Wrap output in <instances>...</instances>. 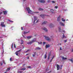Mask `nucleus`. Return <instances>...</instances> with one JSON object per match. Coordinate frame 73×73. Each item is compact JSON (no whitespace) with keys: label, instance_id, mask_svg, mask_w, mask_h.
Instances as JSON below:
<instances>
[{"label":"nucleus","instance_id":"obj_19","mask_svg":"<svg viewBox=\"0 0 73 73\" xmlns=\"http://www.w3.org/2000/svg\"><path fill=\"white\" fill-rule=\"evenodd\" d=\"M63 36L62 37V38H66V37L65 35H64V34H63Z\"/></svg>","mask_w":73,"mask_h":73},{"label":"nucleus","instance_id":"obj_22","mask_svg":"<svg viewBox=\"0 0 73 73\" xmlns=\"http://www.w3.org/2000/svg\"><path fill=\"white\" fill-rule=\"evenodd\" d=\"M50 46H49V45H46V48H49V47H50Z\"/></svg>","mask_w":73,"mask_h":73},{"label":"nucleus","instance_id":"obj_58","mask_svg":"<svg viewBox=\"0 0 73 73\" xmlns=\"http://www.w3.org/2000/svg\"><path fill=\"white\" fill-rule=\"evenodd\" d=\"M28 54H27L26 55H28Z\"/></svg>","mask_w":73,"mask_h":73},{"label":"nucleus","instance_id":"obj_18","mask_svg":"<svg viewBox=\"0 0 73 73\" xmlns=\"http://www.w3.org/2000/svg\"><path fill=\"white\" fill-rule=\"evenodd\" d=\"M32 37V36H27V39H30V38H31Z\"/></svg>","mask_w":73,"mask_h":73},{"label":"nucleus","instance_id":"obj_8","mask_svg":"<svg viewBox=\"0 0 73 73\" xmlns=\"http://www.w3.org/2000/svg\"><path fill=\"white\" fill-rule=\"evenodd\" d=\"M56 67L57 70H58L60 69V66L58 65V64H57V65L56 66Z\"/></svg>","mask_w":73,"mask_h":73},{"label":"nucleus","instance_id":"obj_9","mask_svg":"<svg viewBox=\"0 0 73 73\" xmlns=\"http://www.w3.org/2000/svg\"><path fill=\"white\" fill-rule=\"evenodd\" d=\"M42 29H43V30H44V31H45V32L48 31V30H47V29H46V28L45 27H44V28H42Z\"/></svg>","mask_w":73,"mask_h":73},{"label":"nucleus","instance_id":"obj_61","mask_svg":"<svg viewBox=\"0 0 73 73\" xmlns=\"http://www.w3.org/2000/svg\"><path fill=\"white\" fill-rule=\"evenodd\" d=\"M25 64H23V66H25Z\"/></svg>","mask_w":73,"mask_h":73},{"label":"nucleus","instance_id":"obj_49","mask_svg":"<svg viewBox=\"0 0 73 73\" xmlns=\"http://www.w3.org/2000/svg\"><path fill=\"white\" fill-rule=\"evenodd\" d=\"M23 27H21V30H23Z\"/></svg>","mask_w":73,"mask_h":73},{"label":"nucleus","instance_id":"obj_17","mask_svg":"<svg viewBox=\"0 0 73 73\" xmlns=\"http://www.w3.org/2000/svg\"><path fill=\"white\" fill-rule=\"evenodd\" d=\"M26 69V68H24L21 69H20V70H25Z\"/></svg>","mask_w":73,"mask_h":73},{"label":"nucleus","instance_id":"obj_27","mask_svg":"<svg viewBox=\"0 0 73 73\" xmlns=\"http://www.w3.org/2000/svg\"><path fill=\"white\" fill-rule=\"evenodd\" d=\"M51 55V53H49V54L48 55V59H49V57H50V55Z\"/></svg>","mask_w":73,"mask_h":73},{"label":"nucleus","instance_id":"obj_14","mask_svg":"<svg viewBox=\"0 0 73 73\" xmlns=\"http://www.w3.org/2000/svg\"><path fill=\"white\" fill-rule=\"evenodd\" d=\"M60 24L61 25H62V26H64V24L63 23H62V22H60Z\"/></svg>","mask_w":73,"mask_h":73},{"label":"nucleus","instance_id":"obj_21","mask_svg":"<svg viewBox=\"0 0 73 73\" xmlns=\"http://www.w3.org/2000/svg\"><path fill=\"white\" fill-rule=\"evenodd\" d=\"M15 54H16V55H17V56H18L19 55V52L17 51L15 53Z\"/></svg>","mask_w":73,"mask_h":73},{"label":"nucleus","instance_id":"obj_7","mask_svg":"<svg viewBox=\"0 0 73 73\" xmlns=\"http://www.w3.org/2000/svg\"><path fill=\"white\" fill-rule=\"evenodd\" d=\"M34 23H35V21H36V20H37V17H34Z\"/></svg>","mask_w":73,"mask_h":73},{"label":"nucleus","instance_id":"obj_45","mask_svg":"<svg viewBox=\"0 0 73 73\" xmlns=\"http://www.w3.org/2000/svg\"><path fill=\"white\" fill-rule=\"evenodd\" d=\"M9 21H10V22H13V21H11L10 20H9Z\"/></svg>","mask_w":73,"mask_h":73},{"label":"nucleus","instance_id":"obj_34","mask_svg":"<svg viewBox=\"0 0 73 73\" xmlns=\"http://www.w3.org/2000/svg\"><path fill=\"white\" fill-rule=\"evenodd\" d=\"M55 8L56 9H57V8H58V6H56L55 7Z\"/></svg>","mask_w":73,"mask_h":73},{"label":"nucleus","instance_id":"obj_47","mask_svg":"<svg viewBox=\"0 0 73 73\" xmlns=\"http://www.w3.org/2000/svg\"><path fill=\"white\" fill-rule=\"evenodd\" d=\"M13 43L12 44V46H11V47L12 48H13Z\"/></svg>","mask_w":73,"mask_h":73},{"label":"nucleus","instance_id":"obj_28","mask_svg":"<svg viewBox=\"0 0 73 73\" xmlns=\"http://www.w3.org/2000/svg\"><path fill=\"white\" fill-rule=\"evenodd\" d=\"M29 31H28V32H24V35H25V34H27V33H29Z\"/></svg>","mask_w":73,"mask_h":73},{"label":"nucleus","instance_id":"obj_15","mask_svg":"<svg viewBox=\"0 0 73 73\" xmlns=\"http://www.w3.org/2000/svg\"><path fill=\"white\" fill-rule=\"evenodd\" d=\"M35 50H40L41 49V48L40 47H37L36 48H35Z\"/></svg>","mask_w":73,"mask_h":73},{"label":"nucleus","instance_id":"obj_1","mask_svg":"<svg viewBox=\"0 0 73 73\" xmlns=\"http://www.w3.org/2000/svg\"><path fill=\"white\" fill-rule=\"evenodd\" d=\"M36 40L37 39L36 38H34L32 40L30 41V42H28L27 44H32V43H33L34 42H36Z\"/></svg>","mask_w":73,"mask_h":73},{"label":"nucleus","instance_id":"obj_64","mask_svg":"<svg viewBox=\"0 0 73 73\" xmlns=\"http://www.w3.org/2000/svg\"><path fill=\"white\" fill-rule=\"evenodd\" d=\"M23 1H25V0H23Z\"/></svg>","mask_w":73,"mask_h":73},{"label":"nucleus","instance_id":"obj_2","mask_svg":"<svg viewBox=\"0 0 73 73\" xmlns=\"http://www.w3.org/2000/svg\"><path fill=\"white\" fill-rule=\"evenodd\" d=\"M26 9L27 10L28 13H32V11L30 10V9L29 7H27L26 8Z\"/></svg>","mask_w":73,"mask_h":73},{"label":"nucleus","instance_id":"obj_62","mask_svg":"<svg viewBox=\"0 0 73 73\" xmlns=\"http://www.w3.org/2000/svg\"><path fill=\"white\" fill-rule=\"evenodd\" d=\"M36 13H38V12H36Z\"/></svg>","mask_w":73,"mask_h":73},{"label":"nucleus","instance_id":"obj_3","mask_svg":"<svg viewBox=\"0 0 73 73\" xmlns=\"http://www.w3.org/2000/svg\"><path fill=\"white\" fill-rule=\"evenodd\" d=\"M44 36L46 40H47V41H50V38H49V37L46 36Z\"/></svg>","mask_w":73,"mask_h":73},{"label":"nucleus","instance_id":"obj_36","mask_svg":"<svg viewBox=\"0 0 73 73\" xmlns=\"http://www.w3.org/2000/svg\"><path fill=\"white\" fill-rule=\"evenodd\" d=\"M14 47L15 48H16V45L15 44H14Z\"/></svg>","mask_w":73,"mask_h":73},{"label":"nucleus","instance_id":"obj_63","mask_svg":"<svg viewBox=\"0 0 73 73\" xmlns=\"http://www.w3.org/2000/svg\"><path fill=\"white\" fill-rule=\"evenodd\" d=\"M5 73H7V72H5Z\"/></svg>","mask_w":73,"mask_h":73},{"label":"nucleus","instance_id":"obj_10","mask_svg":"<svg viewBox=\"0 0 73 73\" xmlns=\"http://www.w3.org/2000/svg\"><path fill=\"white\" fill-rule=\"evenodd\" d=\"M45 15H44L41 14V15H40V16L42 17V18H44V17H45Z\"/></svg>","mask_w":73,"mask_h":73},{"label":"nucleus","instance_id":"obj_32","mask_svg":"<svg viewBox=\"0 0 73 73\" xmlns=\"http://www.w3.org/2000/svg\"><path fill=\"white\" fill-rule=\"evenodd\" d=\"M27 68L29 69H31V66H28L27 67Z\"/></svg>","mask_w":73,"mask_h":73},{"label":"nucleus","instance_id":"obj_35","mask_svg":"<svg viewBox=\"0 0 73 73\" xmlns=\"http://www.w3.org/2000/svg\"><path fill=\"white\" fill-rule=\"evenodd\" d=\"M31 50H30L28 49L26 51V52H29V51H30Z\"/></svg>","mask_w":73,"mask_h":73},{"label":"nucleus","instance_id":"obj_23","mask_svg":"<svg viewBox=\"0 0 73 73\" xmlns=\"http://www.w3.org/2000/svg\"><path fill=\"white\" fill-rule=\"evenodd\" d=\"M68 60H69V61H70L71 62H72V63H73V59L72 58L71 59H68Z\"/></svg>","mask_w":73,"mask_h":73},{"label":"nucleus","instance_id":"obj_54","mask_svg":"<svg viewBox=\"0 0 73 73\" xmlns=\"http://www.w3.org/2000/svg\"><path fill=\"white\" fill-rule=\"evenodd\" d=\"M52 59H51V60L50 61V62H52Z\"/></svg>","mask_w":73,"mask_h":73},{"label":"nucleus","instance_id":"obj_38","mask_svg":"<svg viewBox=\"0 0 73 73\" xmlns=\"http://www.w3.org/2000/svg\"><path fill=\"white\" fill-rule=\"evenodd\" d=\"M12 59L11 58H10V61H12Z\"/></svg>","mask_w":73,"mask_h":73},{"label":"nucleus","instance_id":"obj_46","mask_svg":"<svg viewBox=\"0 0 73 73\" xmlns=\"http://www.w3.org/2000/svg\"><path fill=\"white\" fill-rule=\"evenodd\" d=\"M67 42V40H64V42Z\"/></svg>","mask_w":73,"mask_h":73},{"label":"nucleus","instance_id":"obj_40","mask_svg":"<svg viewBox=\"0 0 73 73\" xmlns=\"http://www.w3.org/2000/svg\"><path fill=\"white\" fill-rule=\"evenodd\" d=\"M54 56H53V57H52V60H53V58H54Z\"/></svg>","mask_w":73,"mask_h":73},{"label":"nucleus","instance_id":"obj_16","mask_svg":"<svg viewBox=\"0 0 73 73\" xmlns=\"http://www.w3.org/2000/svg\"><path fill=\"white\" fill-rule=\"evenodd\" d=\"M3 12L4 15H7V11H3Z\"/></svg>","mask_w":73,"mask_h":73},{"label":"nucleus","instance_id":"obj_48","mask_svg":"<svg viewBox=\"0 0 73 73\" xmlns=\"http://www.w3.org/2000/svg\"><path fill=\"white\" fill-rule=\"evenodd\" d=\"M46 43L45 42H43V44L44 45V44H45V43Z\"/></svg>","mask_w":73,"mask_h":73},{"label":"nucleus","instance_id":"obj_26","mask_svg":"<svg viewBox=\"0 0 73 73\" xmlns=\"http://www.w3.org/2000/svg\"><path fill=\"white\" fill-rule=\"evenodd\" d=\"M11 69V68H7V69L6 70V71H9L10 70V69Z\"/></svg>","mask_w":73,"mask_h":73},{"label":"nucleus","instance_id":"obj_33","mask_svg":"<svg viewBox=\"0 0 73 73\" xmlns=\"http://www.w3.org/2000/svg\"><path fill=\"white\" fill-rule=\"evenodd\" d=\"M38 43L39 45H40V44H42V42H40V43L38 42Z\"/></svg>","mask_w":73,"mask_h":73},{"label":"nucleus","instance_id":"obj_42","mask_svg":"<svg viewBox=\"0 0 73 73\" xmlns=\"http://www.w3.org/2000/svg\"><path fill=\"white\" fill-rule=\"evenodd\" d=\"M50 0H48L47 1V2L48 3H50Z\"/></svg>","mask_w":73,"mask_h":73},{"label":"nucleus","instance_id":"obj_12","mask_svg":"<svg viewBox=\"0 0 73 73\" xmlns=\"http://www.w3.org/2000/svg\"><path fill=\"white\" fill-rule=\"evenodd\" d=\"M34 54H33V57H34L36 56V52H34Z\"/></svg>","mask_w":73,"mask_h":73},{"label":"nucleus","instance_id":"obj_13","mask_svg":"<svg viewBox=\"0 0 73 73\" xmlns=\"http://www.w3.org/2000/svg\"><path fill=\"white\" fill-rule=\"evenodd\" d=\"M62 60H67V58H64V56H62Z\"/></svg>","mask_w":73,"mask_h":73},{"label":"nucleus","instance_id":"obj_11","mask_svg":"<svg viewBox=\"0 0 73 73\" xmlns=\"http://www.w3.org/2000/svg\"><path fill=\"white\" fill-rule=\"evenodd\" d=\"M58 21H60V16L58 17L57 18Z\"/></svg>","mask_w":73,"mask_h":73},{"label":"nucleus","instance_id":"obj_59","mask_svg":"<svg viewBox=\"0 0 73 73\" xmlns=\"http://www.w3.org/2000/svg\"><path fill=\"white\" fill-rule=\"evenodd\" d=\"M72 52H73V49L72 50Z\"/></svg>","mask_w":73,"mask_h":73},{"label":"nucleus","instance_id":"obj_29","mask_svg":"<svg viewBox=\"0 0 73 73\" xmlns=\"http://www.w3.org/2000/svg\"><path fill=\"white\" fill-rule=\"evenodd\" d=\"M39 11H43L44 10V9H41V8H40L39 9Z\"/></svg>","mask_w":73,"mask_h":73},{"label":"nucleus","instance_id":"obj_50","mask_svg":"<svg viewBox=\"0 0 73 73\" xmlns=\"http://www.w3.org/2000/svg\"><path fill=\"white\" fill-rule=\"evenodd\" d=\"M52 2L53 3H55V2H54V1H52Z\"/></svg>","mask_w":73,"mask_h":73},{"label":"nucleus","instance_id":"obj_5","mask_svg":"<svg viewBox=\"0 0 73 73\" xmlns=\"http://www.w3.org/2000/svg\"><path fill=\"white\" fill-rule=\"evenodd\" d=\"M38 1L40 3H45L44 0H38Z\"/></svg>","mask_w":73,"mask_h":73},{"label":"nucleus","instance_id":"obj_37","mask_svg":"<svg viewBox=\"0 0 73 73\" xmlns=\"http://www.w3.org/2000/svg\"><path fill=\"white\" fill-rule=\"evenodd\" d=\"M46 58V54L45 55L44 58Z\"/></svg>","mask_w":73,"mask_h":73},{"label":"nucleus","instance_id":"obj_6","mask_svg":"<svg viewBox=\"0 0 73 73\" xmlns=\"http://www.w3.org/2000/svg\"><path fill=\"white\" fill-rule=\"evenodd\" d=\"M54 25L52 24V23H51L49 25V27H50V28H52L54 27Z\"/></svg>","mask_w":73,"mask_h":73},{"label":"nucleus","instance_id":"obj_53","mask_svg":"<svg viewBox=\"0 0 73 73\" xmlns=\"http://www.w3.org/2000/svg\"><path fill=\"white\" fill-rule=\"evenodd\" d=\"M61 45V44H58V45Z\"/></svg>","mask_w":73,"mask_h":73},{"label":"nucleus","instance_id":"obj_31","mask_svg":"<svg viewBox=\"0 0 73 73\" xmlns=\"http://www.w3.org/2000/svg\"><path fill=\"white\" fill-rule=\"evenodd\" d=\"M21 50H22V49H21L17 51H18V52H21Z\"/></svg>","mask_w":73,"mask_h":73},{"label":"nucleus","instance_id":"obj_44","mask_svg":"<svg viewBox=\"0 0 73 73\" xmlns=\"http://www.w3.org/2000/svg\"><path fill=\"white\" fill-rule=\"evenodd\" d=\"M3 63L2 62H1L0 63V64L1 65V66H2V65H3Z\"/></svg>","mask_w":73,"mask_h":73},{"label":"nucleus","instance_id":"obj_24","mask_svg":"<svg viewBox=\"0 0 73 73\" xmlns=\"http://www.w3.org/2000/svg\"><path fill=\"white\" fill-rule=\"evenodd\" d=\"M50 11L52 13H53L54 12V10H53V9H51Z\"/></svg>","mask_w":73,"mask_h":73},{"label":"nucleus","instance_id":"obj_30","mask_svg":"<svg viewBox=\"0 0 73 73\" xmlns=\"http://www.w3.org/2000/svg\"><path fill=\"white\" fill-rule=\"evenodd\" d=\"M62 21H64V22H65V21L66 20L65 19H64L63 18H62Z\"/></svg>","mask_w":73,"mask_h":73},{"label":"nucleus","instance_id":"obj_56","mask_svg":"<svg viewBox=\"0 0 73 73\" xmlns=\"http://www.w3.org/2000/svg\"><path fill=\"white\" fill-rule=\"evenodd\" d=\"M62 66V65H61V67H60V69H61Z\"/></svg>","mask_w":73,"mask_h":73},{"label":"nucleus","instance_id":"obj_43","mask_svg":"<svg viewBox=\"0 0 73 73\" xmlns=\"http://www.w3.org/2000/svg\"><path fill=\"white\" fill-rule=\"evenodd\" d=\"M39 22V20H37L36 21V23H38V22Z\"/></svg>","mask_w":73,"mask_h":73},{"label":"nucleus","instance_id":"obj_55","mask_svg":"<svg viewBox=\"0 0 73 73\" xmlns=\"http://www.w3.org/2000/svg\"><path fill=\"white\" fill-rule=\"evenodd\" d=\"M2 13H3V12H1L0 13V14H2Z\"/></svg>","mask_w":73,"mask_h":73},{"label":"nucleus","instance_id":"obj_4","mask_svg":"<svg viewBox=\"0 0 73 73\" xmlns=\"http://www.w3.org/2000/svg\"><path fill=\"white\" fill-rule=\"evenodd\" d=\"M1 25L2 27H5V25H4V22H1Z\"/></svg>","mask_w":73,"mask_h":73},{"label":"nucleus","instance_id":"obj_51","mask_svg":"<svg viewBox=\"0 0 73 73\" xmlns=\"http://www.w3.org/2000/svg\"><path fill=\"white\" fill-rule=\"evenodd\" d=\"M60 50H62V49L61 48V47H60Z\"/></svg>","mask_w":73,"mask_h":73},{"label":"nucleus","instance_id":"obj_25","mask_svg":"<svg viewBox=\"0 0 73 73\" xmlns=\"http://www.w3.org/2000/svg\"><path fill=\"white\" fill-rule=\"evenodd\" d=\"M21 44H24V41L23 40H21Z\"/></svg>","mask_w":73,"mask_h":73},{"label":"nucleus","instance_id":"obj_60","mask_svg":"<svg viewBox=\"0 0 73 73\" xmlns=\"http://www.w3.org/2000/svg\"><path fill=\"white\" fill-rule=\"evenodd\" d=\"M23 37H24V38H25V36H23Z\"/></svg>","mask_w":73,"mask_h":73},{"label":"nucleus","instance_id":"obj_20","mask_svg":"<svg viewBox=\"0 0 73 73\" xmlns=\"http://www.w3.org/2000/svg\"><path fill=\"white\" fill-rule=\"evenodd\" d=\"M47 23V22L44 21L43 23H42V25H44V24H46Z\"/></svg>","mask_w":73,"mask_h":73},{"label":"nucleus","instance_id":"obj_52","mask_svg":"<svg viewBox=\"0 0 73 73\" xmlns=\"http://www.w3.org/2000/svg\"><path fill=\"white\" fill-rule=\"evenodd\" d=\"M27 59H29V56L27 57Z\"/></svg>","mask_w":73,"mask_h":73},{"label":"nucleus","instance_id":"obj_57","mask_svg":"<svg viewBox=\"0 0 73 73\" xmlns=\"http://www.w3.org/2000/svg\"><path fill=\"white\" fill-rule=\"evenodd\" d=\"M52 72V71H50L48 73H50Z\"/></svg>","mask_w":73,"mask_h":73},{"label":"nucleus","instance_id":"obj_41","mask_svg":"<svg viewBox=\"0 0 73 73\" xmlns=\"http://www.w3.org/2000/svg\"><path fill=\"white\" fill-rule=\"evenodd\" d=\"M59 29L60 31L61 30V27H59L58 28Z\"/></svg>","mask_w":73,"mask_h":73},{"label":"nucleus","instance_id":"obj_39","mask_svg":"<svg viewBox=\"0 0 73 73\" xmlns=\"http://www.w3.org/2000/svg\"><path fill=\"white\" fill-rule=\"evenodd\" d=\"M3 63H4V64H5V61H4V60L3 61Z\"/></svg>","mask_w":73,"mask_h":73}]
</instances>
